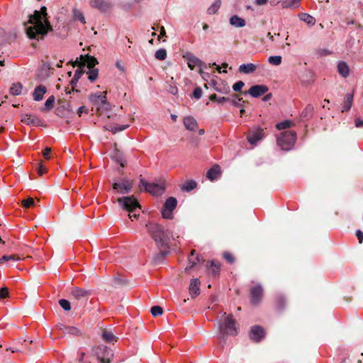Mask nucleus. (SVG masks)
<instances>
[{"label":"nucleus","instance_id":"12","mask_svg":"<svg viewBox=\"0 0 363 363\" xmlns=\"http://www.w3.org/2000/svg\"><path fill=\"white\" fill-rule=\"evenodd\" d=\"M249 336L252 341L258 342L265 336V331L261 326L255 325L252 327Z\"/></svg>","mask_w":363,"mask_h":363},{"label":"nucleus","instance_id":"25","mask_svg":"<svg viewBox=\"0 0 363 363\" xmlns=\"http://www.w3.org/2000/svg\"><path fill=\"white\" fill-rule=\"evenodd\" d=\"M337 72L344 78H346L350 74V68L345 62H340L337 65Z\"/></svg>","mask_w":363,"mask_h":363},{"label":"nucleus","instance_id":"17","mask_svg":"<svg viewBox=\"0 0 363 363\" xmlns=\"http://www.w3.org/2000/svg\"><path fill=\"white\" fill-rule=\"evenodd\" d=\"M21 121L26 125L33 126H38L41 123L40 120L38 117L27 113L21 116Z\"/></svg>","mask_w":363,"mask_h":363},{"label":"nucleus","instance_id":"55","mask_svg":"<svg viewBox=\"0 0 363 363\" xmlns=\"http://www.w3.org/2000/svg\"><path fill=\"white\" fill-rule=\"evenodd\" d=\"M47 172V169L46 167L43 165L41 163L39 165V167L38 169V173L39 175H43V174H45V172Z\"/></svg>","mask_w":363,"mask_h":363},{"label":"nucleus","instance_id":"33","mask_svg":"<svg viewBox=\"0 0 363 363\" xmlns=\"http://www.w3.org/2000/svg\"><path fill=\"white\" fill-rule=\"evenodd\" d=\"M20 259H21V257L18 255H4L0 258V264L4 262H16Z\"/></svg>","mask_w":363,"mask_h":363},{"label":"nucleus","instance_id":"8","mask_svg":"<svg viewBox=\"0 0 363 363\" xmlns=\"http://www.w3.org/2000/svg\"><path fill=\"white\" fill-rule=\"evenodd\" d=\"M177 201L174 197H169L162 209V215L164 218H172V212L177 207Z\"/></svg>","mask_w":363,"mask_h":363},{"label":"nucleus","instance_id":"32","mask_svg":"<svg viewBox=\"0 0 363 363\" xmlns=\"http://www.w3.org/2000/svg\"><path fill=\"white\" fill-rule=\"evenodd\" d=\"M313 114V106L311 104H308L303 111L301 112V116L303 118H309L312 117Z\"/></svg>","mask_w":363,"mask_h":363},{"label":"nucleus","instance_id":"50","mask_svg":"<svg viewBox=\"0 0 363 363\" xmlns=\"http://www.w3.org/2000/svg\"><path fill=\"white\" fill-rule=\"evenodd\" d=\"M245 84L242 81H238L236 83H235L233 86V89L235 91H239L242 89V88L244 86Z\"/></svg>","mask_w":363,"mask_h":363},{"label":"nucleus","instance_id":"36","mask_svg":"<svg viewBox=\"0 0 363 363\" xmlns=\"http://www.w3.org/2000/svg\"><path fill=\"white\" fill-rule=\"evenodd\" d=\"M22 91V85L20 83H16L10 88V93L12 95L17 96L21 94Z\"/></svg>","mask_w":363,"mask_h":363},{"label":"nucleus","instance_id":"48","mask_svg":"<svg viewBox=\"0 0 363 363\" xmlns=\"http://www.w3.org/2000/svg\"><path fill=\"white\" fill-rule=\"evenodd\" d=\"M59 304L65 311H69L71 309L70 303L66 299H60L59 301Z\"/></svg>","mask_w":363,"mask_h":363},{"label":"nucleus","instance_id":"35","mask_svg":"<svg viewBox=\"0 0 363 363\" xmlns=\"http://www.w3.org/2000/svg\"><path fill=\"white\" fill-rule=\"evenodd\" d=\"M196 187V182L193 180H189L186 182L182 186V189L186 191H190L193 189H194Z\"/></svg>","mask_w":363,"mask_h":363},{"label":"nucleus","instance_id":"1","mask_svg":"<svg viewBox=\"0 0 363 363\" xmlns=\"http://www.w3.org/2000/svg\"><path fill=\"white\" fill-rule=\"evenodd\" d=\"M26 34L30 39L41 40L49 30H52L50 23L47 18V9L42 6L40 11H35L30 15L29 20L24 23Z\"/></svg>","mask_w":363,"mask_h":363},{"label":"nucleus","instance_id":"57","mask_svg":"<svg viewBox=\"0 0 363 363\" xmlns=\"http://www.w3.org/2000/svg\"><path fill=\"white\" fill-rule=\"evenodd\" d=\"M116 66L120 71H121L122 72H125V67L122 65L121 62L117 61L116 63Z\"/></svg>","mask_w":363,"mask_h":363},{"label":"nucleus","instance_id":"10","mask_svg":"<svg viewBox=\"0 0 363 363\" xmlns=\"http://www.w3.org/2000/svg\"><path fill=\"white\" fill-rule=\"evenodd\" d=\"M263 297V288L260 284L252 286L250 290V303L254 305H258Z\"/></svg>","mask_w":363,"mask_h":363},{"label":"nucleus","instance_id":"21","mask_svg":"<svg viewBox=\"0 0 363 363\" xmlns=\"http://www.w3.org/2000/svg\"><path fill=\"white\" fill-rule=\"evenodd\" d=\"M46 87L43 85H38L33 93V97L35 101H39L43 99L44 94L46 93Z\"/></svg>","mask_w":363,"mask_h":363},{"label":"nucleus","instance_id":"40","mask_svg":"<svg viewBox=\"0 0 363 363\" xmlns=\"http://www.w3.org/2000/svg\"><path fill=\"white\" fill-rule=\"evenodd\" d=\"M21 204H22L23 207H24L26 208H29L30 207L34 206L35 201L32 197H28L26 199H23L21 201Z\"/></svg>","mask_w":363,"mask_h":363},{"label":"nucleus","instance_id":"22","mask_svg":"<svg viewBox=\"0 0 363 363\" xmlns=\"http://www.w3.org/2000/svg\"><path fill=\"white\" fill-rule=\"evenodd\" d=\"M220 169L218 165H214L206 173V177L211 181L218 179L220 175Z\"/></svg>","mask_w":363,"mask_h":363},{"label":"nucleus","instance_id":"45","mask_svg":"<svg viewBox=\"0 0 363 363\" xmlns=\"http://www.w3.org/2000/svg\"><path fill=\"white\" fill-rule=\"evenodd\" d=\"M86 63H87V67H88L89 69H94L93 67H94L96 64H98V61H97V60H96L95 57L88 56V57H87V61H86Z\"/></svg>","mask_w":363,"mask_h":363},{"label":"nucleus","instance_id":"42","mask_svg":"<svg viewBox=\"0 0 363 363\" xmlns=\"http://www.w3.org/2000/svg\"><path fill=\"white\" fill-rule=\"evenodd\" d=\"M281 60L282 58L281 56L277 55L269 57L268 61L271 65L277 66L281 63Z\"/></svg>","mask_w":363,"mask_h":363},{"label":"nucleus","instance_id":"58","mask_svg":"<svg viewBox=\"0 0 363 363\" xmlns=\"http://www.w3.org/2000/svg\"><path fill=\"white\" fill-rule=\"evenodd\" d=\"M84 112L87 113V109L84 106H80L77 110V114L79 115V116H81L82 113Z\"/></svg>","mask_w":363,"mask_h":363},{"label":"nucleus","instance_id":"14","mask_svg":"<svg viewBox=\"0 0 363 363\" xmlns=\"http://www.w3.org/2000/svg\"><path fill=\"white\" fill-rule=\"evenodd\" d=\"M106 93V91H103L93 94L90 96L89 99L95 106L101 107L103 105L107 104Z\"/></svg>","mask_w":363,"mask_h":363},{"label":"nucleus","instance_id":"13","mask_svg":"<svg viewBox=\"0 0 363 363\" xmlns=\"http://www.w3.org/2000/svg\"><path fill=\"white\" fill-rule=\"evenodd\" d=\"M208 275L216 278L219 276L220 272V264L218 262L208 261L206 264Z\"/></svg>","mask_w":363,"mask_h":363},{"label":"nucleus","instance_id":"2","mask_svg":"<svg viewBox=\"0 0 363 363\" xmlns=\"http://www.w3.org/2000/svg\"><path fill=\"white\" fill-rule=\"evenodd\" d=\"M224 318L219 320L218 338L225 344V339L228 336H235L238 335V324L232 314L226 315L223 313Z\"/></svg>","mask_w":363,"mask_h":363},{"label":"nucleus","instance_id":"38","mask_svg":"<svg viewBox=\"0 0 363 363\" xmlns=\"http://www.w3.org/2000/svg\"><path fill=\"white\" fill-rule=\"evenodd\" d=\"M221 5V1L220 0H216L208 9V14H214L218 10L220 9Z\"/></svg>","mask_w":363,"mask_h":363},{"label":"nucleus","instance_id":"44","mask_svg":"<svg viewBox=\"0 0 363 363\" xmlns=\"http://www.w3.org/2000/svg\"><path fill=\"white\" fill-rule=\"evenodd\" d=\"M73 12H74V18L75 19L79 20L83 24H84L86 23L85 18L81 11L75 9V10H74Z\"/></svg>","mask_w":363,"mask_h":363},{"label":"nucleus","instance_id":"3","mask_svg":"<svg viewBox=\"0 0 363 363\" xmlns=\"http://www.w3.org/2000/svg\"><path fill=\"white\" fill-rule=\"evenodd\" d=\"M147 232L155 240L156 245L162 252H165L169 249V238L162 228L154 223L146 225Z\"/></svg>","mask_w":363,"mask_h":363},{"label":"nucleus","instance_id":"49","mask_svg":"<svg viewBox=\"0 0 363 363\" xmlns=\"http://www.w3.org/2000/svg\"><path fill=\"white\" fill-rule=\"evenodd\" d=\"M128 127V125H121V126L113 125V126H111V128L109 130L111 132H113V133H116L117 132L122 131V130L126 129Z\"/></svg>","mask_w":363,"mask_h":363},{"label":"nucleus","instance_id":"20","mask_svg":"<svg viewBox=\"0 0 363 363\" xmlns=\"http://www.w3.org/2000/svg\"><path fill=\"white\" fill-rule=\"evenodd\" d=\"M196 254V251L194 250H191L190 256L189 257V266L185 268V271L188 272L196 266L200 262V257L199 255L194 257Z\"/></svg>","mask_w":363,"mask_h":363},{"label":"nucleus","instance_id":"51","mask_svg":"<svg viewBox=\"0 0 363 363\" xmlns=\"http://www.w3.org/2000/svg\"><path fill=\"white\" fill-rule=\"evenodd\" d=\"M9 296V289L7 287H3L0 289V299L5 298Z\"/></svg>","mask_w":363,"mask_h":363},{"label":"nucleus","instance_id":"5","mask_svg":"<svg viewBox=\"0 0 363 363\" xmlns=\"http://www.w3.org/2000/svg\"><path fill=\"white\" fill-rule=\"evenodd\" d=\"M296 140V133L294 130H285L277 138V144L283 150L289 151L294 147Z\"/></svg>","mask_w":363,"mask_h":363},{"label":"nucleus","instance_id":"16","mask_svg":"<svg viewBox=\"0 0 363 363\" xmlns=\"http://www.w3.org/2000/svg\"><path fill=\"white\" fill-rule=\"evenodd\" d=\"M268 91V87L266 85H255L248 91V93L253 97H259Z\"/></svg>","mask_w":363,"mask_h":363},{"label":"nucleus","instance_id":"15","mask_svg":"<svg viewBox=\"0 0 363 363\" xmlns=\"http://www.w3.org/2000/svg\"><path fill=\"white\" fill-rule=\"evenodd\" d=\"M90 6L92 8L99 9L101 12H107L111 9V4L104 0H90Z\"/></svg>","mask_w":363,"mask_h":363},{"label":"nucleus","instance_id":"9","mask_svg":"<svg viewBox=\"0 0 363 363\" xmlns=\"http://www.w3.org/2000/svg\"><path fill=\"white\" fill-rule=\"evenodd\" d=\"M96 354L101 363H110L113 357L112 350L104 345L96 348Z\"/></svg>","mask_w":363,"mask_h":363},{"label":"nucleus","instance_id":"27","mask_svg":"<svg viewBox=\"0 0 363 363\" xmlns=\"http://www.w3.org/2000/svg\"><path fill=\"white\" fill-rule=\"evenodd\" d=\"M230 23L235 27H244L245 26V19L239 17L237 15L233 16L230 18Z\"/></svg>","mask_w":363,"mask_h":363},{"label":"nucleus","instance_id":"54","mask_svg":"<svg viewBox=\"0 0 363 363\" xmlns=\"http://www.w3.org/2000/svg\"><path fill=\"white\" fill-rule=\"evenodd\" d=\"M356 236L359 243L363 242V232L360 230L356 231Z\"/></svg>","mask_w":363,"mask_h":363},{"label":"nucleus","instance_id":"61","mask_svg":"<svg viewBox=\"0 0 363 363\" xmlns=\"http://www.w3.org/2000/svg\"><path fill=\"white\" fill-rule=\"evenodd\" d=\"M165 34H166L165 29L163 26H162L160 28V33L158 38L160 39L162 36H164Z\"/></svg>","mask_w":363,"mask_h":363},{"label":"nucleus","instance_id":"19","mask_svg":"<svg viewBox=\"0 0 363 363\" xmlns=\"http://www.w3.org/2000/svg\"><path fill=\"white\" fill-rule=\"evenodd\" d=\"M185 128L191 131H195L198 128L196 120L192 116H186L183 120Z\"/></svg>","mask_w":363,"mask_h":363},{"label":"nucleus","instance_id":"31","mask_svg":"<svg viewBox=\"0 0 363 363\" xmlns=\"http://www.w3.org/2000/svg\"><path fill=\"white\" fill-rule=\"evenodd\" d=\"M300 0H284L281 3L284 9H294L298 7Z\"/></svg>","mask_w":363,"mask_h":363},{"label":"nucleus","instance_id":"23","mask_svg":"<svg viewBox=\"0 0 363 363\" xmlns=\"http://www.w3.org/2000/svg\"><path fill=\"white\" fill-rule=\"evenodd\" d=\"M102 339L106 343H114L118 340V337L113 335V333L109 330H104L101 335Z\"/></svg>","mask_w":363,"mask_h":363},{"label":"nucleus","instance_id":"47","mask_svg":"<svg viewBox=\"0 0 363 363\" xmlns=\"http://www.w3.org/2000/svg\"><path fill=\"white\" fill-rule=\"evenodd\" d=\"M223 256V258L230 264H233L235 262L233 255L229 252H225Z\"/></svg>","mask_w":363,"mask_h":363},{"label":"nucleus","instance_id":"26","mask_svg":"<svg viewBox=\"0 0 363 363\" xmlns=\"http://www.w3.org/2000/svg\"><path fill=\"white\" fill-rule=\"evenodd\" d=\"M257 66L252 63L242 64L239 67V72L244 74H250L254 72Z\"/></svg>","mask_w":363,"mask_h":363},{"label":"nucleus","instance_id":"30","mask_svg":"<svg viewBox=\"0 0 363 363\" xmlns=\"http://www.w3.org/2000/svg\"><path fill=\"white\" fill-rule=\"evenodd\" d=\"M286 306L285 298L281 295L277 296L275 299V307L277 311H281Z\"/></svg>","mask_w":363,"mask_h":363},{"label":"nucleus","instance_id":"18","mask_svg":"<svg viewBox=\"0 0 363 363\" xmlns=\"http://www.w3.org/2000/svg\"><path fill=\"white\" fill-rule=\"evenodd\" d=\"M201 282L199 279H192L191 280L189 291L191 297L198 296L200 294Z\"/></svg>","mask_w":363,"mask_h":363},{"label":"nucleus","instance_id":"60","mask_svg":"<svg viewBox=\"0 0 363 363\" xmlns=\"http://www.w3.org/2000/svg\"><path fill=\"white\" fill-rule=\"evenodd\" d=\"M230 99L228 98H225V97H219L217 100V102L218 104H222L223 103L224 101H229Z\"/></svg>","mask_w":363,"mask_h":363},{"label":"nucleus","instance_id":"6","mask_svg":"<svg viewBox=\"0 0 363 363\" xmlns=\"http://www.w3.org/2000/svg\"><path fill=\"white\" fill-rule=\"evenodd\" d=\"M140 184L141 188H143L145 191L154 196L161 195L165 190L164 182L161 184L148 183L144 179L141 178Z\"/></svg>","mask_w":363,"mask_h":363},{"label":"nucleus","instance_id":"41","mask_svg":"<svg viewBox=\"0 0 363 363\" xmlns=\"http://www.w3.org/2000/svg\"><path fill=\"white\" fill-rule=\"evenodd\" d=\"M88 74V79L91 81V82H94L95 81L97 77H98V74H99V71L97 69H89V72L87 73Z\"/></svg>","mask_w":363,"mask_h":363},{"label":"nucleus","instance_id":"46","mask_svg":"<svg viewBox=\"0 0 363 363\" xmlns=\"http://www.w3.org/2000/svg\"><path fill=\"white\" fill-rule=\"evenodd\" d=\"M162 308L160 306H155L151 308V313L153 316H158L162 314Z\"/></svg>","mask_w":363,"mask_h":363},{"label":"nucleus","instance_id":"39","mask_svg":"<svg viewBox=\"0 0 363 363\" xmlns=\"http://www.w3.org/2000/svg\"><path fill=\"white\" fill-rule=\"evenodd\" d=\"M293 124V122H291V121H284L277 123L276 125V127L278 130H284L291 127Z\"/></svg>","mask_w":363,"mask_h":363},{"label":"nucleus","instance_id":"28","mask_svg":"<svg viewBox=\"0 0 363 363\" xmlns=\"http://www.w3.org/2000/svg\"><path fill=\"white\" fill-rule=\"evenodd\" d=\"M298 17L301 21L305 22L309 26H314L315 23V19L312 16L306 13H301L298 14Z\"/></svg>","mask_w":363,"mask_h":363},{"label":"nucleus","instance_id":"63","mask_svg":"<svg viewBox=\"0 0 363 363\" xmlns=\"http://www.w3.org/2000/svg\"><path fill=\"white\" fill-rule=\"evenodd\" d=\"M268 0H256V4L257 5H264L267 2Z\"/></svg>","mask_w":363,"mask_h":363},{"label":"nucleus","instance_id":"56","mask_svg":"<svg viewBox=\"0 0 363 363\" xmlns=\"http://www.w3.org/2000/svg\"><path fill=\"white\" fill-rule=\"evenodd\" d=\"M354 362V359H351L350 358H347L342 360L341 363H353ZM355 363H362L361 359L355 360Z\"/></svg>","mask_w":363,"mask_h":363},{"label":"nucleus","instance_id":"59","mask_svg":"<svg viewBox=\"0 0 363 363\" xmlns=\"http://www.w3.org/2000/svg\"><path fill=\"white\" fill-rule=\"evenodd\" d=\"M355 126L357 128H361V127H363V121L359 119V118H357L355 120Z\"/></svg>","mask_w":363,"mask_h":363},{"label":"nucleus","instance_id":"4","mask_svg":"<svg viewBox=\"0 0 363 363\" xmlns=\"http://www.w3.org/2000/svg\"><path fill=\"white\" fill-rule=\"evenodd\" d=\"M117 201L124 210L129 212L130 219L133 220L139 216L140 206L133 196L118 198Z\"/></svg>","mask_w":363,"mask_h":363},{"label":"nucleus","instance_id":"24","mask_svg":"<svg viewBox=\"0 0 363 363\" xmlns=\"http://www.w3.org/2000/svg\"><path fill=\"white\" fill-rule=\"evenodd\" d=\"M184 57H186L187 60L188 67L191 69H194L196 67L199 66L201 63V61L199 59L190 54H187L186 56Z\"/></svg>","mask_w":363,"mask_h":363},{"label":"nucleus","instance_id":"43","mask_svg":"<svg viewBox=\"0 0 363 363\" xmlns=\"http://www.w3.org/2000/svg\"><path fill=\"white\" fill-rule=\"evenodd\" d=\"M155 56L159 60H164L167 57V52L164 49H160L156 51Z\"/></svg>","mask_w":363,"mask_h":363},{"label":"nucleus","instance_id":"64","mask_svg":"<svg viewBox=\"0 0 363 363\" xmlns=\"http://www.w3.org/2000/svg\"><path fill=\"white\" fill-rule=\"evenodd\" d=\"M209 99H210L211 101H217L218 98H217V96H216V94H213L210 96Z\"/></svg>","mask_w":363,"mask_h":363},{"label":"nucleus","instance_id":"29","mask_svg":"<svg viewBox=\"0 0 363 363\" xmlns=\"http://www.w3.org/2000/svg\"><path fill=\"white\" fill-rule=\"evenodd\" d=\"M353 101V94L350 93H347L344 99L343 102V108L345 111H349L351 108Z\"/></svg>","mask_w":363,"mask_h":363},{"label":"nucleus","instance_id":"7","mask_svg":"<svg viewBox=\"0 0 363 363\" xmlns=\"http://www.w3.org/2000/svg\"><path fill=\"white\" fill-rule=\"evenodd\" d=\"M265 137L264 129L255 127L250 129L247 134V140L252 145H257Z\"/></svg>","mask_w":363,"mask_h":363},{"label":"nucleus","instance_id":"37","mask_svg":"<svg viewBox=\"0 0 363 363\" xmlns=\"http://www.w3.org/2000/svg\"><path fill=\"white\" fill-rule=\"evenodd\" d=\"M55 97L50 96L45 101V106L42 109L43 111H47L51 110L54 107Z\"/></svg>","mask_w":363,"mask_h":363},{"label":"nucleus","instance_id":"34","mask_svg":"<svg viewBox=\"0 0 363 363\" xmlns=\"http://www.w3.org/2000/svg\"><path fill=\"white\" fill-rule=\"evenodd\" d=\"M88 294V292L80 288H75L72 291V295L76 298L84 297Z\"/></svg>","mask_w":363,"mask_h":363},{"label":"nucleus","instance_id":"62","mask_svg":"<svg viewBox=\"0 0 363 363\" xmlns=\"http://www.w3.org/2000/svg\"><path fill=\"white\" fill-rule=\"evenodd\" d=\"M213 65V66H216V70H217L219 73H221V72H225V73H226V72H227V71H226L225 69H224V70H223V71H222V70H221V67H220V66L217 65L216 63H213V65Z\"/></svg>","mask_w":363,"mask_h":363},{"label":"nucleus","instance_id":"52","mask_svg":"<svg viewBox=\"0 0 363 363\" xmlns=\"http://www.w3.org/2000/svg\"><path fill=\"white\" fill-rule=\"evenodd\" d=\"M194 97L199 99L201 97L202 95V89L200 87H196L194 89L193 92Z\"/></svg>","mask_w":363,"mask_h":363},{"label":"nucleus","instance_id":"53","mask_svg":"<svg viewBox=\"0 0 363 363\" xmlns=\"http://www.w3.org/2000/svg\"><path fill=\"white\" fill-rule=\"evenodd\" d=\"M51 152L50 147H45L43 152V155L45 159L49 160L50 158V155Z\"/></svg>","mask_w":363,"mask_h":363},{"label":"nucleus","instance_id":"11","mask_svg":"<svg viewBox=\"0 0 363 363\" xmlns=\"http://www.w3.org/2000/svg\"><path fill=\"white\" fill-rule=\"evenodd\" d=\"M134 185L133 180H123L113 184V189L120 194H127Z\"/></svg>","mask_w":363,"mask_h":363}]
</instances>
